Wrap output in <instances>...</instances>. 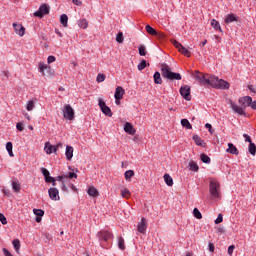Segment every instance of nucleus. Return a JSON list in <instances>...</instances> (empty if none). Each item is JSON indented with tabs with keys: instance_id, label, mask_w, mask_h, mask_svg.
<instances>
[{
	"instance_id": "nucleus-4",
	"label": "nucleus",
	"mask_w": 256,
	"mask_h": 256,
	"mask_svg": "<svg viewBox=\"0 0 256 256\" xmlns=\"http://www.w3.org/2000/svg\"><path fill=\"white\" fill-rule=\"evenodd\" d=\"M209 191L214 199H219V197H221V186L219 182L215 180L210 181Z\"/></svg>"
},
{
	"instance_id": "nucleus-32",
	"label": "nucleus",
	"mask_w": 256,
	"mask_h": 256,
	"mask_svg": "<svg viewBox=\"0 0 256 256\" xmlns=\"http://www.w3.org/2000/svg\"><path fill=\"white\" fill-rule=\"evenodd\" d=\"M248 152L250 153V155L255 156L256 155V145L255 143H250L248 146Z\"/></svg>"
},
{
	"instance_id": "nucleus-24",
	"label": "nucleus",
	"mask_w": 256,
	"mask_h": 256,
	"mask_svg": "<svg viewBox=\"0 0 256 256\" xmlns=\"http://www.w3.org/2000/svg\"><path fill=\"white\" fill-rule=\"evenodd\" d=\"M12 189L15 193H21V183L19 181H12Z\"/></svg>"
},
{
	"instance_id": "nucleus-30",
	"label": "nucleus",
	"mask_w": 256,
	"mask_h": 256,
	"mask_svg": "<svg viewBox=\"0 0 256 256\" xmlns=\"http://www.w3.org/2000/svg\"><path fill=\"white\" fill-rule=\"evenodd\" d=\"M124 176H125L126 181H131V178L135 176V171H133V170H127V171L124 173Z\"/></svg>"
},
{
	"instance_id": "nucleus-49",
	"label": "nucleus",
	"mask_w": 256,
	"mask_h": 256,
	"mask_svg": "<svg viewBox=\"0 0 256 256\" xmlns=\"http://www.w3.org/2000/svg\"><path fill=\"white\" fill-rule=\"evenodd\" d=\"M219 223H223V214H218V217L215 220V225H219Z\"/></svg>"
},
{
	"instance_id": "nucleus-26",
	"label": "nucleus",
	"mask_w": 256,
	"mask_h": 256,
	"mask_svg": "<svg viewBox=\"0 0 256 256\" xmlns=\"http://www.w3.org/2000/svg\"><path fill=\"white\" fill-rule=\"evenodd\" d=\"M78 27L81 29H87L89 27V22L87 19H80L78 20Z\"/></svg>"
},
{
	"instance_id": "nucleus-50",
	"label": "nucleus",
	"mask_w": 256,
	"mask_h": 256,
	"mask_svg": "<svg viewBox=\"0 0 256 256\" xmlns=\"http://www.w3.org/2000/svg\"><path fill=\"white\" fill-rule=\"evenodd\" d=\"M208 249H209L210 253H214V251H215V244H213V242H209L208 243Z\"/></svg>"
},
{
	"instance_id": "nucleus-6",
	"label": "nucleus",
	"mask_w": 256,
	"mask_h": 256,
	"mask_svg": "<svg viewBox=\"0 0 256 256\" xmlns=\"http://www.w3.org/2000/svg\"><path fill=\"white\" fill-rule=\"evenodd\" d=\"M179 91H180L181 97H183L185 101H191V86L182 85Z\"/></svg>"
},
{
	"instance_id": "nucleus-17",
	"label": "nucleus",
	"mask_w": 256,
	"mask_h": 256,
	"mask_svg": "<svg viewBox=\"0 0 256 256\" xmlns=\"http://www.w3.org/2000/svg\"><path fill=\"white\" fill-rule=\"evenodd\" d=\"M226 153H230V155H239V149H237V147L233 145V143H228Z\"/></svg>"
},
{
	"instance_id": "nucleus-64",
	"label": "nucleus",
	"mask_w": 256,
	"mask_h": 256,
	"mask_svg": "<svg viewBox=\"0 0 256 256\" xmlns=\"http://www.w3.org/2000/svg\"><path fill=\"white\" fill-rule=\"evenodd\" d=\"M251 109H256V100L250 104Z\"/></svg>"
},
{
	"instance_id": "nucleus-28",
	"label": "nucleus",
	"mask_w": 256,
	"mask_h": 256,
	"mask_svg": "<svg viewBox=\"0 0 256 256\" xmlns=\"http://www.w3.org/2000/svg\"><path fill=\"white\" fill-rule=\"evenodd\" d=\"M211 27H213V29H215L216 31H220V32L223 31L221 29V24H219V22L215 19L211 20Z\"/></svg>"
},
{
	"instance_id": "nucleus-41",
	"label": "nucleus",
	"mask_w": 256,
	"mask_h": 256,
	"mask_svg": "<svg viewBox=\"0 0 256 256\" xmlns=\"http://www.w3.org/2000/svg\"><path fill=\"white\" fill-rule=\"evenodd\" d=\"M116 41L121 44L125 41V38L123 37V32H119L117 35H116Z\"/></svg>"
},
{
	"instance_id": "nucleus-12",
	"label": "nucleus",
	"mask_w": 256,
	"mask_h": 256,
	"mask_svg": "<svg viewBox=\"0 0 256 256\" xmlns=\"http://www.w3.org/2000/svg\"><path fill=\"white\" fill-rule=\"evenodd\" d=\"M138 233H145L147 231V219L141 218V221L137 225Z\"/></svg>"
},
{
	"instance_id": "nucleus-20",
	"label": "nucleus",
	"mask_w": 256,
	"mask_h": 256,
	"mask_svg": "<svg viewBox=\"0 0 256 256\" xmlns=\"http://www.w3.org/2000/svg\"><path fill=\"white\" fill-rule=\"evenodd\" d=\"M193 141L198 147H205V140L201 139L199 135H194L193 136Z\"/></svg>"
},
{
	"instance_id": "nucleus-7",
	"label": "nucleus",
	"mask_w": 256,
	"mask_h": 256,
	"mask_svg": "<svg viewBox=\"0 0 256 256\" xmlns=\"http://www.w3.org/2000/svg\"><path fill=\"white\" fill-rule=\"evenodd\" d=\"M98 105L102 113H104V115H106L107 117H113V112H111V108L107 106V104L105 103V101H103V99H99Z\"/></svg>"
},
{
	"instance_id": "nucleus-61",
	"label": "nucleus",
	"mask_w": 256,
	"mask_h": 256,
	"mask_svg": "<svg viewBox=\"0 0 256 256\" xmlns=\"http://www.w3.org/2000/svg\"><path fill=\"white\" fill-rule=\"evenodd\" d=\"M3 253H4L5 256H13L11 254V252H9V250H7V248H3Z\"/></svg>"
},
{
	"instance_id": "nucleus-18",
	"label": "nucleus",
	"mask_w": 256,
	"mask_h": 256,
	"mask_svg": "<svg viewBox=\"0 0 256 256\" xmlns=\"http://www.w3.org/2000/svg\"><path fill=\"white\" fill-rule=\"evenodd\" d=\"M235 21H239V17L235 14H227L224 22L229 25V23H235Z\"/></svg>"
},
{
	"instance_id": "nucleus-60",
	"label": "nucleus",
	"mask_w": 256,
	"mask_h": 256,
	"mask_svg": "<svg viewBox=\"0 0 256 256\" xmlns=\"http://www.w3.org/2000/svg\"><path fill=\"white\" fill-rule=\"evenodd\" d=\"M63 179H66L65 175L57 176L55 181H60V183H62V181H64Z\"/></svg>"
},
{
	"instance_id": "nucleus-40",
	"label": "nucleus",
	"mask_w": 256,
	"mask_h": 256,
	"mask_svg": "<svg viewBox=\"0 0 256 256\" xmlns=\"http://www.w3.org/2000/svg\"><path fill=\"white\" fill-rule=\"evenodd\" d=\"M193 215L196 219H203V215L201 214V211L199 209L194 208Z\"/></svg>"
},
{
	"instance_id": "nucleus-35",
	"label": "nucleus",
	"mask_w": 256,
	"mask_h": 256,
	"mask_svg": "<svg viewBox=\"0 0 256 256\" xmlns=\"http://www.w3.org/2000/svg\"><path fill=\"white\" fill-rule=\"evenodd\" d=\"M181 125H182V127H186V129H193L191 122H189V120H187V119H182Z\"/></svg>"
},
{
	"instance_id": "nucleus-27",
	"label": "nucleus",
	"mask_w": 256,
	"mask_h": 256,
	"mask_svg": "<svg viewBox=\"0 0 256 256\" xmlns=\"http://www.w3.org/2000/svg\"><path fill=\"white\" fill-rule=\"evenodd\" d=\"M164 181L168 187H173V178L169 174H164Z\"/></svg>"
},
{
	"instance_id": "nucleus-5",
	"label": "nucleus",
	"mask_w": 256,
	"mask_h": 256,
	"mask_svg": "<svg viewBox=\"0 0 256 256\" xmlns=\"http://www.w3.org/2000/svg\"><path fill=\"white\" fill-rule=\"evenodd\" d=\"M62 111L64 119H68V121L75 119V110L69 104L65 105Z\"/></svg>"
},
{
	"instance_id": "nucleus-38",
	"label": "nucleus",
	"mask_w": 256,
	"mask_h": 256,
	"mask_svg": "<svg viewBox=\"0 0 256 256\" xmlns=\"http://www.w3.org/2000/svg\"><path fill=\"white\" fill-rule=\"evenodd\" d=\"M26 109L27 111H33L35 109V102L33 100L28 101Z\"/></svg>"
},
{
	"instance_id": "nucleus-16",
	"label": "nucleus",
	"mask_w": 256,
	"mask_h": 256,
	"mask_svg": "<svg viewBox=\"0 0 256 256\" xmlns=\"http://www.w3.org/2000/svg\"><path fill=\"white\" fill-rule=\"evenodd\" d=\"M57 147L55 145H51V143L47 142L45 144L44 150L47 153V155H51V153H57Z\"/></svg>"
},
{
	"instance_id": "nucleus-1",
	"label": "nucleus",
	"mask_w": 256,
	"mask_h": 256,
	"mask_svg": "<svg viewBox=\"0 0 256 256\" xmlns=\"http://www.w3.org/2000/svg\"><path fill=\"white\" fill-rule=\"evenodd\" d=\"M194 79L202 87H213V89H229L230 87L229 82L219 79L213 74L202 73L199 70L195 71Z\"/></svg>"
},
{
	"instance_id": "nucleus-53",
	"label": "nucleus",
	"mask_w": 256,
	"mask_h": 256,
	"mask_svg": "<svg viewBox=\"0 0 256 256\" xmlns=\"http://www.w3.org/2000/svg\"><path fill=\"white\" fill-rule=\"evenodd\" d=\"M243 137H244L245 141H246L247 143H249V145H250L251 143H253V141H251V136H249L248 134H243Z\"/></svg>"
},
{
	"instance_id": "nucleus-29",
	"label": "nucleus",
	"mask_w": 256,
	"mask_h": 256,
	"mask_svg": "<svg viewBox=\"0 0 256 256\" xmlns=\"http://www.w3.org/2000/svg\"><path fill=\"white\" fill-rule=\"evenodd\" d=\"M12 245H13L16 253H19V249H21V242L19 241V239H14L12 241Z\"/></svg>"
},
{
	"instance_id": "nucleus-51",
	"label": "nucleus",
	"mask_w": 256,
	"mask_h": 256,
	"mask_svg": "<svg viewBox=\"0 0 256 256\" xmlns=\"http://www.w3.org/2000/svg\"><path fill=\"white\" fill-rule=\"evenodd\" d=\"M61 190L64 191L65 193L69 191V189L67 188V185H65V180H62Z\"/></svg>"
},
{
	"instance_id": "nucleus-23",
	"label": "nucleus",
	"mask_w": 256,
	"mask_h": 256,
	"mask_svg": "<svg viewBox=\"0 0 256 256\" xmlns=\"http://www.w3.org/2000/svg\"><path fill=\"white\" fill-rule=\"evenodd\" d=\"M60 23L63 27H68L69 26V17L67 16V14H62L60 16Z\"/></svg>"
},
{
	"instance_id": "nucleus-55",
	"label": "nucleus",
	"mask_w": 256,
	"mask_h": 256,
	"mask_svg": "<svg viewBox=\"0 0 256 256\" xmlns=\"http://www.w3.org/2000/svg\"><path fill=\"white\" fill-rule=\"evenodd\" d=\"M13 150V143L7 142L6 143V151H12Z\"/></svg>"
},
{
	"instance_id": "nucleus-10",
	"label": "nucleus",
	"mask_w": 256,
	"mask_h": 256,
	"mask_svg": "<svg viewBox=\"0 0 256 256\" xmlns=\"http://www.w3.org/2000/svg\"><path fill=\"white\" fill-rule=\"evenodd\" d=\"M173 45L182 55H185L186 57H191V52L187 48L182 46L177 40L173 41Z\"/></svg>"
},
{
	"instance_id": "nucleus-63",
	"label": "nucleus",
	"mask_w": 256,
	"mask_h": 256,
	"mask_svg": "<svg viewBox=\"0 0 256 256\" xmlns=\"http://www.w3.org/2000/svg\"><path fill=\"white\" fill-rule=\"evenodd\" d=\"M55 33H56V35L63 37V33H61V31L57 28L55 29Z\"/></svg>"
},
{
	"instance_id": "nucleus-59",
	"label": "nucleus",
	"mask_w": 256,
	"mask_h": 256,
	"mask_svg": "<svg viewBox=\"0 0 256 256\" xmlns=\"http://www.w3.org/2000/svg\"><path fill=\"white\" fill-rule=\"evenodd\" d=\"M154 37H158V39H165V34H163L162 32H157V35H155Z\"/></svg>"
},
{
	"instance_id": "nucleus-39",
	"label": "nucleus",
	"mask_w": 256,
	"mask_h": 256,
	"mask_svg": "<svg viewBox=\"0 0 256 256\" xmlns=\"http://www.w3.org/2000/svg\"><path fill=\"white\" fill-rule=\"evenodd\" d=\"M201 161H202V163L209 164V163H211V158L209 156H207V154L203 153L201 155Z\"/></svg>"
},
{
	"instance_id": "nucleus-21",
	"label": "nucleus",
	"mask_w": 256,
	"mask_h": 256,
	"mask_svg": "<svg viewBox=\"0 0 256 256\" xmlns=\"http://www.w3.org/2000/svg\"><path fill=\"white\" fill-rule=\"evenodd\" d=\"M87 193L90 197H99V190L94 186L89 187Z\"/></svg>"
},
{
	"instance_id": "nucleus-48",
	"label": "nucleus",
	"mask_w": 256,
	"mask_h": 256,
	"mask_svg": "<svg viewBox=\"0 0 256 256\" xmlns=\"http://www.w3.org/2000/svg\"><path fill=\"white\" fill-rule=\"evenodd\" d=\"M0 222L2 223V225H7V218L3 213H0Z\"/></svg>"
},
{
	"instance_id": "nucleus-56",
	"label": "nucleus",
	"mask_w": 256,
	"mask_h": 256,
	"mask_svg": "<svg viewBox=\"0 0 256 256\" xmlns=\"http://www.w3.org/2000/svg\"><path fill=\"white\" fill-rule=\"evenodd\" d=\"M233 251H235V246L231 245L228 247V255H233Z\"/></svg>"
},
{
	"instance_id": "nucleus-46",
	"label": "nucleus",
	"mask_w": 256,
	"mask_h": 256,
	"mask_svg": "<svg viewBox=\"0 0 256 256\" xmlns=\"http://www.w3.org/2000/svg\"><path fill=\"white\" fill-rule=\"evenodd\" d=\"M41 172L45 179L46 177H49L51 175V173L49 172V170H47V168H41Z\"/></svg>"
},
{
	"instance_id": "nucleus-62",
	"label": "nucleus",
	"mask_w": 256,
	"mask_h": 256,
	"mask_svg": "<svg viewBox=\"0 0 256 256\" xmlns=\"http://www.w3.org/2000/svg\"><path fill=\"white\" fill-rule=\"evenodd\" d=\"M248 89H249L252 93H256V88H255V86L250 85V86H248Z\"/></svg>"
},
{
	"instance_id": "nucleus-8",
	"label": "nucleus",
	"mask_w": 256,
	"mask_h": 256,
	"mask_svg": "<svg viewBox=\"0 0 256 256\" xmlns=\"http://www.w3.org/2000/svg\"><path fill=\"white\" fill-rule=\"evenodd\" d=\"M230 107L234 111V113H237L238 115H243L244 117L247 116V113H245V106L241 107L237 105V103L230 100Z\"/></svg>"
},
{
	"instance_id": "nucleus-44",
	"label": "nucleus",
	"mask_w": 256,
	"mask_h": 256,
	"mask_svg": "<svg viewBox=\"0 0 256 256\" xmlns=\"http://www.w3.org/2000/svg\"><path fill=\"white\" fill-rule=\"evenodd\" d=\"M138 51H139V55H140L141 57H145V55H147V51L145 50V46H140V47L138 48Z\"/></svg>"
},
{
	"instance_id": "nucleus-54",
	"label": "nucleus",
	"mask_w": 256,
	"mask_h": 256,
	"mask_svg": "<svg viewBox=\"0 0 256 256\" xmlns=\"http://www.w3.org/2000/svg\"><path fill=\"white\" fill-rule=\"evenodd\" d=\"M55 61H56L55 56H48L47 63L51 64V63H55Z\"/></svg>"
},
{
	"instance_id": "nucleus-43",
	"label": "nucleus",
	"mask_w": 256,
	"mask_h": 256,
	"mask_svg": "<svg viewBox=\"0 0 256 256\" xmlns=\"http://www.w3.org/2000/svg\"><path fill=\"white\" fill-rule=\"evenodd\" d=\"M48 65H44V64H39L38 70L39 73H42V75H45V69H48Z\"/></svg>"
},
{
	"instance_id": "nucleus-3",
	"label": "nucleus",
	"mask_w": 256,
	"mask_h": 256,
	"mask_svg": "<svg viewBox=\"0 0 256 256\" xmlns=\"http://www.w3.org/2000/svg\"><path fill=\"white\" fill-rule=\"evenodd\" d=\"M97 237L101 247H103V249H107V244L111 239H113V234L107 230H102L98 232Z\"/></svg>"
},
{
	"instance_id": "nucleus-34",
	"label": "nucleus",
	"mask_w": 256,
	"mask_h": 256,
	"mask_svg": "<svg viewBox=\"0 0 256 256\" xmlns=\"http://www.w3.org/2000/svg\"><path fill=\"white\" fill-rule=\"evenodd\" d=\"M121 196L124 197V199H129V197H131V191H129L127 188H124L121 190Z\"/></svg>"
},
{
	"instance_id": "nucleus-9",
	"label": "nucleus",
	"mask_w": 256,
	"mask_h": 256,
	"mask_svg": "<svg viewBox=\"0 0 256 256\" xmlns=\"http://www.w3.org/2000/svg\"><path fill=\"white\" fill-rule=\"evenodd\" d=\"M50 8L47 4H42L38 11L34 12V17H43V15H49Z\"/></svg>"
},
{
	"instance_id": "nucleus-52",
	"label": "nucleus",
	"mask_w": 256,
	"mask_h": 256,
	"mask_svg": "<svg viewBox=\"0 0 256 256\" xmlns=\"http://www.w3.org/2000/svg\"><path fill=\"white\" fill-rule=\"evenodd\" d=\"M16 129L17 131H23L25 128L23 127V123L22 122H18L16 124Z\"/></svg>"
},
{
	"instance_id": "nucleus-19",
	"label": "nucleus",
	"mask_w": 256,
	"mask_h": 256,
	"mask_svg": "<svg viewBox=\"0 0 256 256\" xmlns=\"http://www.w3.org/2000/svg\"><path fill=\"white\" fill-rule=\"evenodd\" d=\"M66 159L67 161H71L73 159V147L67 145L66 146V151H65Z\"/></svg>"
},
{
	"instance_id": "nucleus-37",
	"label": "nucleus",
	"mask_w": 256,
	"mask_h": 256,
	"mask_svg": "<svg viewBox=\"0 0 256 256\" xmlns=\"http://www.w3.org/2000/svg\"><path fill=\"white\" fill-rule=\"evenodd\" d=\"M147 65L149 66V63H147V60H142L138 64V71H143V69H145V67H147Z\"/></svg>"
},
{
	"instance_id": "nucleus-25",
	"label": "nucleus",
	"mask_w": 256,
	"mask_h": 256,
	"mask_svg": "<svg viewBox=\"0 0 256 256\" xmlns=\"http://www.w3.org/2000/svg\"><path fill=\"white\" fill-rule=\"evenodd\" d=\"M153 77H154V83L156 85H162L163 84V79H161V73L155 72Z\"/></svg>"
},
{
	"instance_id": "nucleus-15",
	"label": "nucleus",
	"mask_w": 256,
	"mask_h": 256,
	"mask_svg": "<svg viewBox=\"0 0 256 256\" xmlns=\"http://www.w3.org/2000/svg\"><path fill=\"white\" fill-rule=\"evenodd\" d=\"M124 95H125V90L123 89V87L121 86L116 87V91L114 94L116 101H121Z\"/></svg>"
},
{
	"instance_id": "nucleus-33",
	"label": "nucleus",
	"mask_w": 256,
	"mask_h": 256,
	"mask_svg": "<svg viewBox=\"0 0 256 256\" xmlns=\"http://www.w3.org/2000/svg\"><path fill=\"white\" fill-rule=\"evenodd\" d=\"M147 33H149V35H152L153 37H155V35H157V30H155L153 27H151V25H146L145 27Z\"/></svg>"
},
{
	"instance_id": "nucleus-31",
	"label": "nucleus",
	"mask_w": 256,
	"mask_h": 256,
	"mask_svg": "<svg viewBox=\"0 0 256 256\" xmlns=\"http://www.w3.org/2000/svg\"><path fill=\"white\" fill-rule=\"evenodd\" d=\"M118 247L121 251H125V239L122 236L118 237Z\"/></svg>"
},
{
	"instance_id": "nucleus-36",
	"label": "nucleus",
	"mask_w": 256,
	"mask_h": 256,
	"mask_svg": "<svg viewBox=\"0 0 256 256\" xmlns=\"http://www.w3.org/2000/svg\"><path fill=\"white\" fill-rule=\"evenodd\" d=\"M189 169H190V171L197 172V171H199V165H197L195 161H191L189 163Z\"/></svg>"
},
{
	"instance_id": "nucleus-57",
	"label": "nucleus",
	"mask_w": 256,
	"mask_h": 256,
	"mask_svg": "<svg viewBox=\"0 0 256 256\" xmlns=\"http://www.w3.org/2000/svg\"><path fill=\"white\" fill-rule=\"evenodd\" d=\"M45 181H46L47 183H52L53 181H55V178L52 177V176H47V177L45 178Z\"/></svg>"
},
{
	"instance_id": "nucleus-45",
	"label": "nucleus",
	"mask_w": 256,
	"mask_h": 256,
	"mask_svg": "<svg viewBox=\"0 0 256 256\" xmlns=\"http://www.w3.org/2000/svg\"><path fill=\"white\" fill-rule=\"evenodd\" d=\"M66 179H77V174L74 172H69L65 175Z\"/></svg>"
},
{
	"instance_id": "nucleus-42",
	"label": "nucleus",
	"mask_w": 256,
	"mask_h": 256,
	"mask_svg": "<svg viewBox=\"0 0 256 256\" xmlns=\"http://www.w3.org/2000/svg\"><path fill=\"white\" fill-rule=\"evenodd\" d=\"M33 213L37 217H43L45 215V211H43L42 209H34Z\"/></svg>"
},
{
	"instance_id": "nucleus-22",
	"label": "nucleus",
	"mask_w": 256,
	"mask_h": 256,
	"mask_svg": "<svg viewBox=\"0 0 256 256\" xmlns=\"http://www.w3.org/2000/svg\"><path fill=\"white\" fill-rule=\"evenodd\" d=\"M239 103H246L247 107H250V105L253 103V98L251 96H245L239 99Z\"/></svg>"
},
{
	"instance_id": "nucleus-47",
	"label": "nucleus",
	"mask_w": 256,
	"mask_h": 256,
	"mask_svg": "<svg viewBox=\"0 0 256 256\" xmlns=\"http://www.w3.org/2000/svg\"><path fill=\"white\" fill-rule=\"evenodd\" d=\"M96 81L98 83H103V81H105V75L104 74H98L97 78H96Z\"/></svg>"
},
{
	"instance_id": "nucleus-13",
	"label": "nucleus",
	"mask_w": 256,
	"mask_h": 256,
	"mask_svg": "<svg viewBox=\"0 0 256 256\" xmlns=\"http://www.w3.org/2000/svg\"><path fill=\"white\" fill-rule=\"evenodd\" d=\"M13 28L16 35H19V37H23L25 35V28L21 24L13 23Z\"/></svg>"
},
{
	"instance_id": "nucleus-11",
	"label": "nucleus",
	"mask_w": 256,
	"mask_h": 256,
	"mask_svg": "<svg viewBox=\"0 0 256 256\" xmlns=\"http://www.w3.org/2000/svg\"><path fill=\"white\" fill-rule=\"evenodd\" d=\"M48 195L52 201H59L61 199V197H59V189L57 188H50Z\"/></svg>"
},
{
	"instance_id": "nucleus-14",
	"label": "nucleus",
	"mask_w": 256,
	"mask_h": 256,
	"mask_svg": "<svg viewBox=\"0 0 256 256\" xmlns=\"http://www.w3.org/2000/svg\"><path fill=\"white\" fill-rule=\"evenodd\" d=\"M124 131L125 133H128V135H135V133H137V130L135 129V127H133V124H131V122L125 123Z\"/></svg>"
},
{
	"instance_id": "nucleus-2",
	"label": "nucleus",
	"mask_w": 256,
	"mask_h": 256,
	"mask_svg": "<svg viewBox=\"0 0 256 256\" xmlns=\"http://www.w3.org/2000/svg\"><path fill=\"white\" fill-rule=\"evenodd\" d=\"M161 75L168 81H181L183 79L181 73L171 71V67L165 63L161 64Z\"/></svg>"
},
{
	"instance_id": "nucleus-58",
	"label": "nucleus",
	"mask_w": 256,
	"mask_h": 256,
	"mask_svg": "<svg viewBox=\"0 0 256 256\" xmlns=\"http://www.w3.org/2000/svg\"><path fill=\"white\" fill-rule=\"evenodd\" d=\"M72 3H74V5H77V7H81V5H83V2H81V0H72Z\"/></svg>"
}]
</instances>
